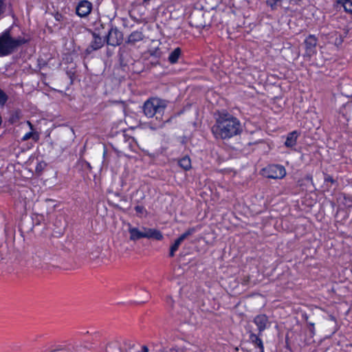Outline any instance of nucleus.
I'll return each instance as SVG.
<instances>
[{
  "mask_svg": "<svg viewBox=\"0 0 352 352\" xmlns=\"http://www.w3.org/2000/svg\"><path fill=\"white\" fill-rule=\"evenodd\" d=\"M212 131L217 138L227 139L239 134L241 126L239 120L229 114L221 115L212 127Z\"/></svg>",
  "mask_w": 352,
  "mask_h": 352,
  "instance_id": "nucleus-1",
  "label": "nucleus"
},
{
  "mask_svg": "<svg viewBox=\"0 0 352 352\" xmlns=\"http://www.w3.org/2000/svg\"><path fill=\"white\" fill-rule=\"evenodd\" d=\"M27 43V40L22 37L12 38L9 31H5L0 35V56H5L12 54L21 45Z\"/></svg>",
  "mask_w": 352,
  "mask_h": 352,
  "instance_id": "nucleus-2",
  "label": "nucleus"
},
{
  "mask_svg": "<svg viewBox=\"0 0 352 352\" xmlns=\"http://www.w3.org/2000/svg\"><path fill=\"white\" fill-rule=\"evenodd\" d=\"M166 107V100L158 98H152L144 102L143 111L148 118H153L156 116V119L161 120Z\"/></svg>",
  "mask_w": 352,
  "mask_h": 352,
  "instance_id": "nucleus-3",
  "label": "nucleus"
},
{
  "mask_svg": "<svg viewBox=\"0 0 352 352\" xmlns=\"http://www.w3.org/2000/svg\"><path fill=\"white\" fill-rule=\"evenodd\" d=\"M128 231L130 234V240L133 241L142 238L154 239L156 240H162L163 239L162 233L156 229L145 227L139 229L138 228L132 227L131 224H129Z\"/></svg>",
  "mask_w": 352,
  "mask_h": 352,
  "instance_id": "nucleus-4",
  "label": "nucleus"
},
{
  "mask_svg": "<svg viewBox=\"0 0 352 352\" xmlns=\"http://www.w3.org/2000/svg\"><path fill=\"white\" fill-rule=\"evenodd\" d=\"M263 175L271 179H282L286 175L283 166L279 164H270L263 169Z\"/></svg>",
  "mask_w": 352,
  "mask_h": 352,
  "instance_id": "nucleus-5",
  "label": "nucleus"
},
{
  "mask_svg": "<svg viewBox=\"0 0 352 352\" xmlns=\"http://www.w3.org/2000/svg\"><path fill=\"white\" fill-rule=\"evenodd\" d=\"M190 24L197 28H204L208 25L204 14L201 10L193 12L190 16Z\"/></svg>",
  "mask_w": 352,
  "mask_h": 352,
  "instance_id": "nucleus-6",
  "label": "nucleus"
},
{
  "mask_svg": "<svg viewBox=\"0 0 352 352\" xmlns=\"http://www.w3.org/2000/svg\"><path fill=\"white\" fill-rule=\"evenodd\" d=\"M123 41V34L117 28H111L107 36V43L112 46H117L121 44Z\"/></svg>",
  "mask_w": 352,
  "mask_h": 352,
  "instance_id": "nucleus-7",
  "label": "nucleus"
},
{
  "mask_svg": "<svg viewBox=\"0 0 352 352\" xmlns=\"http://www.w3.org/2000/svg\"><path fill=\"white\" fill-rule=\"evenodd\" d=\"M196 231L195 228H190L188 229L184 233L181 234L170 246L169 256L170 257L174 256L175 253L179 249L181 243L189 236L192 235Z\"/></svg>",
  "mask_w": 352,
  "mask_h": 352,
  "instance_id": "nucleus-8",
  "label": "nucleus"
},
{
  "mask_svg": "<svg viewBox=\"0 0 352 352\" xmlns=\"http://www.w3.org/2000/svg\"><path fill=\"white\" fill-rule=\"evenodd\" d=\"M91 10V3L86 0H82L80 1L76 6V12L80 17H86L90 14Z\"/></svg>",
  "mask_w": 352,
  "mask_h": 352,
  "instance_id": "nucleus-9",
  "label": "nucleus"
},
{
  "mask_svg": "<svg viewBox=\"0 0 352 352\" xmlns=\"http://www.w3.org/2000/svg\"><path fill=\"white\" fill-rule=\"evenodd\" d=\"M318 39L316 36L310 34L305 40L304 43L305 45L306 54L311 56L316 53V47L317 45Z\"/></svg>",
  "mask_w": 352,
  "mask_h": 352,
  "instance_id": "nucleus-10",
  "label": "nucleus"
},
{
  "mask_svg": "<svg viewBox=\"0 0 352 352\" xmlns=\"http://www.w3.org/2000/svg\"><path fill=\"white\" fill-rule=\"evenodd\" d=\"M254 322L258 327V335H261L263 331L266 329L270 324L268 318L265 314L256 316L254 319Z\"/></svg>",
  "mask_w": 352,
  "mask_h": 352,
  "instance_id": "nucleus-11",
  "label": "nucleus"
},
{
  "mask_svg": "<svg viewBox=\"0 0 352 352\" xmlns=\"http://www.w3.org/2000/svg\"><path fill=\"white\" fill-rule=\"evenodd\" d=\"M48 252L43 248H37L34 250L32 255L33 262L36 265H40L41 262L47 258L48 256Z\"/></svg>",
  "mask_w": 352,
  "mask_h": 352,
  "instance_id": "nucleus-12",
  "label": "nucleus"
},
{
  "mask_svg": "<svg viewBox=\"0 0 352 352\" xmlns=\"http://www.w3.org/2000/svg\"><path fill=\"white\" fill-rule=\"evenodd\" d=\"M104 45V41L102 38L96 34L93 33V41L91 42L89 46L87 47V51L91 52L94 50H97L101 48Z\"/></svg>",
  "mask_w": 352,
  "mask_h": 352,
  "instance_id": "nucleus-13",
  "label": "nucleus"
},
{
  "mask_svg": "<svg viewBox=\"0 0 352 352\" xmlns=\"http://www.w3.org/2000/svg\"><path fill=\"white\" fill-rule=\"evenodd\" d=\"M144 36L141 31H134L131 33L128 36L126 43L129 45H135L137 42L141 41L144 39Z\"/></svg>",
  "mask_w": 352,
  "mask_h": 352,
  "instance_id": "nucleus-14",
  "label": "nucleus"
},
{
  "mask_svg": "<svg viewBox=\"0 0 352 352\" xmlns=\"http://www.w3.org/2000/svg\"><path fill=\"white\" fill-rule=\"evenodd\" d=\"M260 335H256L254 333H250V340L255 346H257L260 349V352H264V346L263 341L259 338Z\"/></svg>",
  "mask_w": 352,
  "mask_h": 352,
  "instance_id": "nucleus-15",
  "label": "nucleus"
},
{
  "mask_svg": "<svg viewBox=\"0 0 352 352\" xmlns=\"http://www.w3.org/2000/svg\"><path fill=\"white\" fill-rule=\"evenodd\" d=\"M297 137H298V133L296 131L289 133L287 135L286 141L285 142V145L287 147H289V148L293 147L296 144Z\"/></svg>",
  "mask_w": 352,
  "mask_h": 352,
  "instance_id": "nucleus-16",
  "label": "nucleus"
},
{
  "mask_svg": "<svg viewBox=\"0 0 352 352\" xmlns=\"http://www.w3.org/2000/svg\"><path fill=\"white\" fill-rule=\"evenodd\" d=\"M182 54V50L179 47L175 48L173 52H171L168 56V61L172 63H176L178 61V59Z\"/></svg>",
  "mask_w": 352,
  "mask_h": 352,
  "instance_id": "nucleus-17",
  "label": "nucleus"
},
{
  "mask_svg": "<svg viewBox=\"0 0 352 352\" xmlns=\"http://www.w3.org/2000/svg\"><path fill=\"white\" fill-rule=\"evenodd\" d=\"M179 165L186 170H189L191 168L190 159L187 156L182 157L179 161Z\"/></svg>",
  "mask_w": 352,
  "mask_h": 352,
  "instance_id": "nucleus-18",
  "label": "nucleus"
},
{
  "mask_svg": "<svg viewBox=\"0 0 352 352\" xmlns=\"http://www.w3.org/2000/svg\"><path fill=\"white\" fill-rule=\"evenodd\" d=\"M338 3L343 6L346 12L352 14V0H338Z\"/></svg>",
  "mask_w": 352,
  "mask_h": 352,
  "instance_id": "nucleus-19",
  "label": "nucleus"
},
{
  "mask_svg": "<svg viewBox=\"0 0 352 352\" xmlns=\"http://www.w3.org/2000/svg\"><path fill=\"white\" fill-rule=\"evenodd\" d=\"M21 117V111H15L11 113L10 117L9 118V122L11 124H16L19 122Z\"/></svg>",
  "mask_w": 352,
  "mask_h": 352,
  "instance_id": "nucleus-20",
  "label": "nucleus"
},
{
  "mask_svg": "<svg viewBox=\"0 0 352 352\" xmlns=\"http://www.w3.org/2000/svg\"><path fill=\"white\" fill-rule=\"evenodd\" d=\"M30 138H32L35 141H37L39 139V135L38 133L28 132L23 135V137L22 138V140L26 141Z\"/></svg>",
  "mask_w": 352,
  "mask_h": 352,
  "instance_id": "nucleus-21",
  "label": "nucleus"
},
{
  "mask_svg": "<svg viewBox=\"0 0 352 352\" xmlns=\"http://www.w3.org/2000/svg\"><path fill=\"white\" fill-rule=\"evenodd\" d=\"M8 97L7 94L0 89V106L3 107L6 103Z\"/></svg>",
  "mask_w": 352,
  "mask_h": 352,
  "instance_id": "nucleus-22",
  "label": "nucleus"
},
{
  "mask_svg": "<svg viewBox=\"0 0 352 352\" xmlns=\"http://www.w3.org/2000/svg\"><path fill=\"white\" fill-rule=\"evenodd\" d=\"M47 164L44 162H39L36 166L35 170L38 174H41L43 170L45 168Z\"/></svg>",
  "mask_w": 352,
  "mask_h": 352,
  "instance_id": "nucleus-23",
  "label": "nucleus"
},
{
  "mask_svg": "<svg viewBox=\"0 0 352 352\" xmlns=\"http://www.w3.org/2000/svg\"><path fill=\"white\" fill-rule=\"evenodd\" d=\"M283 0H267V3L272 9L276 8L278 5H280Z\"/></svg>",
  "mask_w": 352,
  "mask_h": 352,
  "instance_id": "nucleus-24",
  "label": "nucleus"
},
{
  "mask_svg": "<svg viewBox=\"0 0 352 352\" xmlns=\"http://www.w3.org/2000/svg\"><path fill=\"white\" fill-rule=\"evenodd\" d=\"M135 210L139 214H144L146 212L145 208L142 206H136L135 207Z\"/></svg>",
  "mask_w": 352,
  "mask_h": 352,
  "instance_id": "nucleus-25",
  "label": "nucleus"
},
{
  "mask_svg": "<svg viewBox=\"0 0 352 352\" xmlns=\"http://www.w3.org/2000/svg\"><path fill=\"white\" fill-rule=\"evenodd\" d=\"M343 39H344L343 36L340 35L339 38H336V39L335 41V43L338 45H341L343 42Z\"/></svg>",
  "mask_w": 352,
  "mask_h": 352,
  "instance_id": "nucleus-26",
  "label": "nucleus"
},
{
  "mask_svg": "<svg viewBox=\"0 0 352 352\" xmlns=\"http://www.w3.org/2000/svg\"><path fill=\"white\" fill-rule=\"evenodd\" d=\"M166 302L171 307L173 306V304H174V300H173V298L171 297H167L166 298Z\"/></svg>",
  "mask_w": 352,
  "mask_h": 352,
  "instance_id": "nucleus-27",
  "label": "nucleus"
},
{
  "mask_svg": "<svg viewBox=\"0 0 352 352\" xmlns=\"http://www.w3.org/2000/svg\"><path fill=\"white\" fill-rule=\"evenodd\" d=\"M4 9V1L3 0H0V15L3 12Z\"/></svg>",
  "mask_w": 352,
  "mask_h": 352,
  "instance_id": "nucleus-28",
  "label": "nucleus"
},
{
  "mask_svg": "<svg viewBox=\"0 0 352 352\" xmlns=\"http://www.w3.org/2000/svg\"><path fill=\"white\" fill-rule=\"evenodd\" d=\"M74 346H68L67 349H65V350H60L58 352H69V351H71L72 350H74Z\"/></svg>",
  "mask_w": 352,
  "mask_h": 352,
  "instance_id": "nucleus-29",
  "label": "nucleus"
},
{
  "mask_svg": "<svg viewBox=\"0 0 352 352\" xmlns=\"http://www.w3.org/2000/svg\"><path fill=\"white\" fill-rule=\"evenodd\" d=\"M142 352H148L149 350H148V348L146 345H144L142 347Z\"/></svg>",
  "mask_w": 352,
  "mask_h": 352,
  "instance_id": "nucleus-30",
  "label": "nucleus"
},
{
  "mask_svg": "<svg viewBox=\"0 0 352 352\" xmlns=\"http://www.w3.org/2000/svg\"><path fill=\"white\" fill-rule=\"evenodd\" d=\"M27 124L30 127V129L33 130V125L32 124V123L30 121H27Z\"/></svg>",
  "mask_w": 352,
  "mask_h": 352,
  "instance_id": "nucleus-31",
  "label": "nucleus"
},
{
  "mask_svg": "<svg viewBox=\"0 0 352 352\" xmlns=\"http://www.w3.org/2000/svg\"><path fill=\"white\" fill-rule=\"evenodd\" d=\"M326 181H329V182H333L334 180L333 179L332 177H329L328 178L326 179Z\"/></svg>",
  "mask_w": 352,
  "mask_h": 352,
  "instance_id": "nucleus-32",
  "label": "nucleus"
},
{
  "mask_svg": "<svg viewBox=\"0 0 352 352\" xmlns=\"http://www.w3.org/2000/svg\"><path fill=\"white\" fill-rule=\"evenodd\" d=\"M85 164H86V166H87L89 168H91V166H90L89 163H88V162H85Z\"/></svg>",
  "mask_w": 352,
  "mask_h": 352,
  "instance_id": "nucleus-33",
  "label": "nucleus"
},
{
  "mask_svg": "<svg viewBox=\"0 0 352 352\" xmlns=\"http://www.w3.org/2000/svg\"><path fill=\"white\" fill-rule=\"evenodd\" d=\"M150 0H144V2H148Z\"/></svg>",
  "mask_w": 352,
  "mask_h": 352,
  "instance_id": "nucleus-34",
  "label": "nucleus"
}]
</instances>
